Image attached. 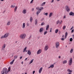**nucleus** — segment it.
<instances>
[{
    "label": "nucleus",
    "mask_w": 74,
    "mask_h": 74,
    "mask_svg": "<svg viewBox=\"0 0 74 74\" xmlns=\"http://www.w3.org/2000/svg\"><path fill=\"white\" fill-rule=\"evenodd\" d=\"M17 8H18V6H16L14 8V12H15L16 11V10H17Z\"/></svg>",
    "instance_id": "nucleus-26"
},
{
    "label": "nucleus",
    "mask_w": 74,
    "mask_h": 74,
    "mask_svg": "<svg viewBox=\"0 0 74 74\" xmlns=\"http://www.w3.org/2000/svg\"><path fill=\"white\" fill-rule=\"evenodd\" d=\"M34 73H35V71H34L33 72V74H34Z\"/></svg>",
    "instance_id": "nucleus-52"
},
{
    "label": "nucleus",
    "mask_w": 74,
    "mask_h": 74,
    "mask_svg": "<svg viewBox=\"0 0 74 74\" xmlns=\"http://www.w3.org/2000/svg\"><path fill=\"white\" fill-rule=\"evenodd\" d=\"M53 67H54V64H51L50 65V66L48 68V69H50V68L53 69Z\"/></svg>",
    "instance_id": "nucleus-13"
},
{
    "label": "nucleus",
    "mask_w": 74,
    "mask_h": 74,
    "mask_svg": "<svg viewBox=\"0 0 74 74\" xmlns=\"http://www.w3.org/2000/svg\"><path fill=\"white\" fill-rule=\"evenodd\" d=\"M21 64H23V62L22 61L21 62Z\"/></svg>",
    "instance_id": "nucleus-56"
},
{
    "label": "nucleus",
    "mask_w": 74,
    "mask_h": 74,
    "mask_svg": "<svg viewBox=\"0 0 74 74\" xmlns=\"http://www.w3.org/2000/svg\"><path fill=\"white\" fill-rule=\"evenodd\" d=\"M27 49V47H25L24 48V49L23 50V52H27V51H26Z\"/></svg>",
    "instance_id": "nucleus-18"
},
{
    "label": "nucleus",
    "mask_w": 74,
    "mask_h": 74,
    "mask_svg": "<svg viewBox=\"0 0 74 74\" xmlns=\"http://www.w3.org/2000/svg\"><path fill=\"white\" fill-rule=\"evenodd\" d=\"M33 61H34V59L32 60L29 63V64H32V63H33Z\"/></svg>",
    "instance_id": "nucleus-21"
},
{
    "label": "nucleus",
    "mask_w": 74,
    "mask_h": 74,
    "mask_svg": "<svg viewBox=\"0 0 74 74\" xmlns=\"http://www.w3.org/2000/svg\"><path fill=\"white\" fill-rule=\"evenodd\" d=\"M4 0H1V1H3Z\"/></svg>",
    "instance_id": "nucleus-61"
},
{
    "label": "nucleus",
    "mask_w": 74,
    "mask_h": 74,
    "mask_svg": "<svg viewBox=\"0 0 74 74\" xmlns=\"http://www.w3.org/2000/svg\"><path fill=\"white\" fill-rule=\"evenodd\" d=\"M68 34V33H67V32H66L65 34V39L66 38V37H67V36Z\"/></svg>",
    "instance_id": "nucleus-19"
},
{
    "label": "nucleus",
    "mask_w": 74,
    "mask_h": 74,
    "mask_svg": "<svg viewBox=\"0 0 74 74\" xmlns=\"http://www.w3.org/2000/svg\"><path fill=\"white\" fill-rule=\"evenodd\" d=\"M25 74H27V73H25Z\"/></svg>",
    "instance_id": "nucleus-62"
},
{
    "label": "nucleus",
    "mask_w": 74,
    "mask_h": 74,
    "mask_svg": "<svg viewBox=\"0 0 74 74\" xmlns=\"http://www.w3.org/2000/svg\"><path fill=\"white\" fill-rule=\"evenodd\" d=\"M47 31H45L44 33V35H45V34H47Z\"/></svg>",
    "instance_id": "nucleus-39"
},
{
    "label": "nucleus",
    "mask_w": 74,
    "mask_h": 74,
    "mask_svg": "<svg viewBox=\"0 0 74 74\" xmlns=\"http://www.w3.org/2000/svg\"><path fill=\"white\" fill-rule=\"evenodd\" d=\"M69 15H70L71 16H74V13H73V12H70L69 13Z\"/></svg>",
    "instance_id": "nucleus-14"
},
{
    "label": "nucleus",
    "mask_w": 74,
    "mask_h": 74,
    "mask_svg": "<svg viewBox=\"0 0 74 74\" xmlns=\"http://www.w3.org/2000/svg\"><path fill=\"white\" fill-rule=\"evenodd\" d=\"M22 56H21V57H20V59H22Z\"/></svg>",
    "instance_id": "nucleus-55"
},
{
    "label": "nucleus",
    "mask_w": 74,
    "mask_h": 74,
    "mask_svg": "<svg viewBox=\"0 0 74 74\" xmlns=\"http://www.w3.org/2000/svg\"><path fill=\"white\" fill-rule=\"evenodd\" d=\"M31 37H32V36L31 35L30 36L29 38L28 39H29V40H30V38H31Z\"/></svg>",
    "instance_id": "nucleus-46"
},
{
    "label": "nucleus",
    "mask_w": 74,
    "mask_h": 74,
    "mask_svg": "<svg viewBox=\"0 0 74 74\" xmlns=\"http://www.w3.org/2000/svg\"><path fill=\"white\" fill-rule=\"evenodd\" d=\"M62 23H63V21L61 20L60 23V24H62Z\"/></svg>",
    "instance_id": "nucleus-40"
},
{
    "label": "nucleus",
    "mask_w": 74,
    "mask_h": 74,
    "mask_svg": "<svg viewBox=\"0 0 74 74\" xmlns=\"http://www.w3.org/2000/svg\"><path fill=\"white\" fill-rule=\"evenodd\" d=\"M55 44H56V48H58L59 47V46L60 45L59 42H56Z\"/></svg>",
    "instance_id": "nucleus-5"
},
{
    "label": "nucleus",
    "mask_w": 74,
    "mask_h": 74,
    "mask_svg": "<svg viewBox=\"0 0 74 74\" xmlns=\"http://www.w3.org/2000/svg\"><path fill=\"white\" fill-rule=\"evenodd\" d=\"M70 41L71 42L73 41V38H71L70 39Z\"/></svg>",
    "instance_id": "nucleus-38"
},
{
    "label": "nucleus",
    "mask_w": 74,
    "mask_h": 74,
    "mask_svg": "<svg viewBox=\"0 0 74 74\" xmlns=\"http://www.w3.org/2000/svg\"><path fill=\"white\" fill-rule=\"evenodd\" d=\"M26 27V25H25V23H23L22 25V28L23 29H25Z\"/></svg>",
    "instance_id": "nucleus-16"
},
{
    "label": "nucleus",
    "mask_w": 74,
    "mask_h": 74,
    "mask_svg": "<svg viewBox=\"0 0 74 74\" xmlns=\"http://www.w3.org/2000/svg\"><path fill=\"white\" fill-rule=\"evenodd\" d=\"M45 3H46L45 2H43V3H42L41 4L42 6H43V5H45Z\"/></svg>",
    "instance_id": "nucleus-30"
},
{
    "label": "nucleus",
    "mask_w": 74,
    "mask_h": 74,
    "mask_svg": "<svg viewBox=\"0 0 74 74\" xmlns=\"http://www.w3.org/2000/svg\"><path fill=\"white\" fill-rule=\"evenodd\" d=\"M64 39H65V38H62L61 39V40H62V41H64Z\"/></svg>",
    "instance_id": "nucleus-44"
},
{
    "label": "nucleus",
    "mask_w": 74,
    "mask_h": 74,
    "mask_svg": "<svg viewBox=\"0 0 74 74\" xmlns=\"http://www.w3.org/2000/svg\"><path fill=\"white\" fill-rule=\"evenodd\" d=\"M36 9H37V10H38V11H41V9H40V8H39V7L36 8Z\"/></svg>",
    "instance_id": "nucleus-29"
},
{
    "label": "nucleus",
    "mask_w": 74,
    "mask_h": 74,
    "mask_svg": "<svg viewBox=\"0 0 74 74\" xmlns=\"http://www.w3.org/2000/svg\"><path fill=\"white\" fill-rule=\"evenodd\" d=\"M69 66H71L73 63V58H70V60L69 61Z\"/></svg>",
    "instance_id": "nucleus-4"
},
{
    "label": "nucleus",
    "mask_w": 74,
    "mask_h": 74,
    "mask_svg": "<svg viewBox=\"0 0 74 74\" xmlns=\"http://www.w3.org/2000/svg\"><path fill=\"white\" fill-rule=\"evenodd\" d=\"M30 20L31 22H32V21H33V18L32 17H30Z\"/></svg>",
    "instance_id": "nucleus-27"
},
{
    "label": "nucleus",
    "mask_w": 74,
    "mask_h": 74,
    "mask_svg": "<svg viewBox=\"0 0 74 74\" xmlns=\"http://www.w3.org/2000/svg\"><path fill=\"white\" fill-rule=\"evenodd\" d=\"M43 28H41L40 29L39 32H40V33H42V32H43Z\"/></svg>",
    "instance_id": "nucleus-17"
},
{
    "label": "nucleus",
    "mask_w": 74,
    "mask_h": 74,
    "mask_svg": "<svg viewBox=\"0 0 74 74\" xmlns=\"http://www.w3.org/2000/svg\"><path fill=\"white\" fill-rule=\"evenodd\" d=\"M27 58H26L25 59V60H27Z\"/></svg>",
    "instance_id": "nucleus-57"
},
{
    "label": "nucleus",
    "mask_w": 74,
    "mask_h": 74,
    "mask_svg": "<svg viewBox=\"0 0 74 74\" xmlns=\"http://www.w3.org/2000/svg\"><path fill=\"white\" fill-rule=\"evenodd\" d=\"M14 6L13 5H11L10 6L11 8H14Z\"/></svg>",
    "instance_id": "nucleus-43"
},
{
    "label": "nucleus",
    "mask_w": 74,
    "mask_h": 74,
    "mask_svg": "<svg viewBox=\"0 0 74 74\" xmlns=\"http://www.w3.org/2000/svg\"><path fill=\"white\" fill-rule=\"evenodd\" d=\"M14 7H15V6H14Z\"/></svg>",
    "instance_id": "nucleus-64"
},
{
    "label": "nucleus",
    "mask_w": 74,
    "mask_h": 74,
    "mask_svg": "<svg viewBox=\"0 0 74 74\" xmlns=\"http://www.w3.org/2000/svg\"><path fill=\"white\" fill-rule=\"evenodd\" d=\"M44 25V22L42 23L41 24V26H43Z\"/></svg>",
    "instance_id": "nucleus-41"
},
{
    "label": "nucleus",
    "mask_w": 74,
    "mask_h": 74,
    "mask_svg": "<svg viewBox=\"0 0 74 74\" xmlns=\"http://www.w3.org/2000/svg\"><path fill=\"white\" fill-rule=\"evenodd\" d=\"M58 31H59V29H56L55 31V33H57L58 32Z\"/></svg>",
    "instance_id": "nucleus-28"
},
{
    "label": "nucleus",
    "mask_w": 74,
    "mask_h": 74,
    "mask_svg": "<svg viewBox=\"0 0 74 74\" xmlns=\"http://www.w3.org/2000/svg\"><path fill=\"white\" fill-rule=\"evenodd\" d=\"M18 58V56H14V59H16V58Z\"/></svg>",
    "instance_id": "nucleus-33"
},
{
    "label": "nucleus",
    "mask_w": 74,
    "mask_h": 74,
    "mask_svg": "<svg viewBox=\"0 0 74 74\" xmlns=\"http://www.w3.org/2000/svg\"><path fill=\"white\" fill-rule=\"evenodd\" d=\"M49 25H48L46 26V30H48V29H49Z\"/></svg>",
    "instance_id": "nucleus-22"
},
{
    "label": "nucleus",
    "mask_w": 74,
    "mask_h": 74,
    "mask_svg": "<svg viewBox=\"0 0 74 74\" xmlns=\"http://www.w3.org/2000/svg\"><path fill=\"white\" fill-rule=\"evenodd\" d=\"M42 50L41 49H39L38 50V51H37V55H38L40 53H41L42 52Z\"/></svg>",
    "instance_id": "nucleus-8"
},
{
    "label": "nucleus",
    "mask_w": 74,
    "mask_h": 74,
    "mask_svg": "<svg viewBox=\"0 0 74 74\" xmlns=\"http://www.w3.org/2000/svg\"><path fill=\"white\" fill-rule=\"evenodd\" d=\"M1 0H0V2H1Z\"/></svg>",
    "instance_id": "nucleus-63"
},
{
    "label": "nucleus",
    "mask_w": 74,
    "mask_h": 74,
    "mask_svg": "<svg viewBox=\"0 0 74 74\" xmlns=\"http://www.w3.org/2000/svg\"><path fill=\"white\" fill-rule=\"evenodd\" d=\"M14 61H15V59H13V60L10 62V64H12L13 63H14Z\"/></svg>",
    "instance_id": "nucleus-20"
},
{
    "label": "nucleus",
    "mask_w": 74,
    "mask_h": 74,
    "mask_svg": "<svg viewBox=\"0 0 74 74\" xmlns=\"http://www.w3.org/2000/svg\"><path fill=\"white\" fill-rule=\"evenodd\" d=\"M40 9H41V10H43V9H44V8L42 7H40Z\"/></svg>",
    "instance_id": "nucleus-47"
},
{
    "label": "nucleus",
    "mask_w": 74,
    "mask_h": 74,
    "mask_svg": "<svg viewBox=\"0 0 74 74\" xmlns=\"http://www.w3.org/2000/svg\"><path fill=\"white\" fill-rule=\"evenodd\" d=\"M37 19H36L35 20V25H37Z\"/></svg>",
    "instance_id": "nucleus-32"
},
{
    "label": "nucleus",
    "mask_w": 74,
    "mask_h": 74,
    "mask_svg": "<svg viewBox=\"0 0 74 74\" xmlns=\"http://www.w3.org/2000/svg\"><path fill=\"white\" fill-rule=\"evenodd\" d=\"M74 32V30L73 29L71 31V33H73Z\"/></svg>",
    "instance_id": "nucleus-51"
},
{
    "label": "nucleus",
    "mask_w": 74,
    "mask_h": 74,
    "mask_svg": "<svg viewBox=\"0 0 74 74\" xmlns=\"http://www.w3.org/2000/svg\"><path fill=\"white\" fill-rule=\"evenodd\" d=\"M53 14V13L52 12H51L50 13L49 15V18H51L52 16V15Z\"/></svg>",
    "instance_id": "nucleus-23"
},
{
    "label": "nucleus",
    "mask_w": 74,
    "mask_h": 74,
    "mask_svg": "<svg viewBox=\"0 0 74 74\" xmlns=\"http://www.w3.org/2000/svg\"><path fill=\"white\" fill-rule=\"evenodd\" d=\"M44 18H42L41 19V21H43V20H44Z\"/></svg>",
    "instance_id": "nucleus-50"
},
{
    "label": "nucleus",
    "mask_w": 74,
    "mask_h": 74,
    "mask_svg": "<svg viewBox=\"0 0 74 74\" xmlns=\"http://www.w3.org/2000/svg\"><path fill=\"white\" fill-rule=\"evenodd\" d=\"M59 22H60V21L59 20H58L57 22H56V24L58 25V24L59 23Z\"/></svg>",
    "instance_id": "nucleus-34"
},
{
    "label": "nucleus",
    "mask_w": 74,
    "mask_h": 74,
    "mask_svg": "<svg viewBox=\"0 0 74 74\" xmlns=\"http://www.w3.org/2000/svg\"><path fill=\"white\" fill-rule=\"evenodd\" d=\"M22 12L23 14H26V12H27V10L25 9H24L22 11Z\"/></svg>",
    "instance_id": "nucleus-9"
},
{
    "label": "nucleus",
    "mask_w": 74,
    "mask_h": 74,
    "mask_svg": "<svg viewBox=\"0 0 74 74\" xmlns=\"http://www.w3.org/2000/svg\"><path fill=\"white\" fill-rule=\"evenodd\" d=\"M66 15H65L64 16V17H63V19H65L66 18Z\"/></svg>",
    "instance_id": "nucleus-42"
},
{
    "label": "nucleus",
    "mask_w": 74,
    "mask_h": 74,
    "mask_svg": "<svg viewBox=\"0 0 74 74\" xmlns=\"http://www.w3.org/2000/svg\"><path fill=\"white\" fill-rule=\"evenodd\" d=\"M74 28V27H72L70 29V30H72V29H73Z\"/></svg>",
    "instance_id": "nucleus-49"
},
{
    "label": "nucleus",
    "mask_w": 74,
    "mask_h": 74,
    "mask_svg": "<svg viewBox=\"0 0 74 74\" xmlns=\"http://www.w3.org/2000/svg\"><path fill=\"white\" fill-rule=\"evenodd\" d=\"M6 47V45L5 44H3L2 46V47L1 49L2 51V50H4V49H5V48Z\"/></svg>",
    "instance_id": "nucleus-7"
},
{
    "label": "nucleus",
    "mask_w": 74,
    "mask_h": 74,
    "mask_svg": "<svg viewBox=\"0 0 74 74\" xmlns=\"http://www.w3.org/2000/svg\"><path fill=\"white\" fill-rule=\"evenodd\" d=\"M27 54L29 55H31V54H32V52H31V51L30 50H28V51L27 52Z\"/></svg>",
    "instance_id": "nucleus-12"
},
{
    "label": "nucleus",
    "mask_w": 74,
    "mask_h": 74,
    "mask_svg": "<svg viewBox=\"0 0 74 74\" xmlns=\"http://www.w3.org/2000/svg\"><path fill=\"white\" fill-rule=\"evenodd\" d=\"M26 35L25 34H22L19 36V38L22 40H24L26 38Z\"/></svg>",
    "instance_id": "nucleus-2"
},
{
    "label": "nucleus",
    "mask_w": 74,
    "mask_h": 74,
    "mask_svg": "<svg viewBox=\"0 0 74 74\" xmlns=\"http://www.w3.org/2000/svg\"><path fill=\"white\" fill-rule=\"evenodd\" d=\"M11 70V67H9L8 69V71L7 68L3 69V70L1 72V74H7L9 71Z\"/></svg>",
    "instance_id": "nucleus-1"
},
{
    "label": "nucleus",
    "mask_w": 74,
    "mask_h": 74,
    "mask_svg": "<svg viewBox=\"0 0 74 74\" xmlns=\"http://www.w3.org/2000/svg\"><path fill=\"white\" fill-rule=\"evenodd\" d=\"M40 11H39L37 12L36 13V14L37 15H38V14H40Z\"/></svg>",
    "instance_id": "nucleus-37"
},
{
    "label": "nucleus",
    "mask_w": 74,
    "mask_h": 74,
    "mask_svg": "<svg viewBox=\"0 0 74 74\" xmlns=\"http://www.w3.org/2000/svg\"><path fill=\"white\" fill-rule=\"evenodd\" d=\"M27 26H29V23H27Z\"/></svg>",
    "instance_id": "nucleus-60"
},
{
    "label": "nucleus",
    "mask_w": 74,
    "mask_h": 74,
    "mask_svg": "<svg viewBox=\"0 0 74 74\" xmlns=\"http://www.w3.org/2000/svg\"><path fill=\"white\" fill-rule=\"evenodd\" d=\"M65 9L66 11H67V12H69V11H70V8H69L68 6H65Z\"/></svg>",
    "instance_id": "nucleus-6"
},
{
    "label": "nucleus",
    "mask_w": 74,
    "mask_h": 74,
    "mask_svg": "<svg viewBox=\"0 0 74 74\" xmlns=\"http://www.w3.org/2000/svg\"><path fill=\"white\" fill-rule=\"evenodd\" d=\"M33 1H34V0H32L31 2H30V3L31 4L32 3H33Z\"/></svg>",
    "instance_id": "nucleus-45"
},
{
    "label": "nucleus",
    "mask_w": 74,
    "mask_h": 74,
    "mask_svg": "<svg viewBox=\"0 0 74 74\" xmlns=\"http://www.w3.org/2000/svg\"><path fill=\"white\" fill-rule=\"evenodd\" d=\"M65 29H66V25H64L63 27V30H64Z\"/></svg>",
    "instance_id": "nucleus-35"
},
{
    "label": "nucleus",
    "mask_w": 74,
    "mask_h": 74,
    "mask_svg": "<svg viewBox=\"0 0 74 74\" xmlns=\"http://www.w3.org/2000/svg\"><path fill=\"white\" fill-rule=\"evenodd\" d=\"M60 58H61L60 56H59V57H58V58H59V59H60Z\"/></svg>",
    "instance_id": "nucleus-58"
},
{
    "label": "nucleus",
    "mask_w": 74,
    "mask_h": 74,
    "mask_svg": "<svg viewBox=\"0 0 74 74\" xmlns=\"http://www.w3.org/2000/svg\"><path fill=\"white\" fill-rule=\"evenodd\" d=\"M53 1H54V0H52L51 2V3H53Z\"/></svg>",
    "instance_id": "nucleus-53"
},
{
    "label": "nucleus",
    "mask_w": 74,
    "mask_h": 74,
    "mask_svg": "<svg viewBox=\"0 0 74 74\" xmlns=\"http://www.w3.org/2000/svg\"><path fill=\"white\" fill-rule=\"evenodd\" d=\"M44 15H48V13H45V12H44L43 13Z\"/></svg>",
    "instance_id": "nucleus-36"
},
{
    "label": "nucleus",
    "mask_w": 74,
    "mask_h": 74,
    "mask_svg": "<svg viewBox=\"0 0 74 74\" xmlns=\"http://www.w3.org/2000/svg\"><path fill=\"white\" fill-rule=\"evenodd\" d=\"M11 24V22L10 21H8L7 23V25L8 26H9Z\"/></svg>",
    "instance_id": "nucleus-25"
},
{
    "label": "nucleus",
    "mask_w": 74,
    "mask_h": 74,
    "mask_svg": "<svg viewBox=\"0 0 74 74\" xmlns=\"http://www.w3.org/2000/svg\"><path fill=\"white\" fill-rule=\"evenodd\" d=\"M48 48H49L48 46V45H46L45 47V49H44L45 51H47Z\"/></svg>",
    "instance_id": "nucleus-10"
},
{
    "label": "nucleus",
    "mask_w": 74,
    "mask_h": 74,
    "mask_svg": "<svg viewBox=\"0 0 74 74\" xmlns=\"http://www.w3.org/2000/svg\"><path fill=\"white\" fill-rule=\"evenodd\" d=\"M67 61L66 60H64L62 62V63H63V64H66V63H67Z\"/></svg>",
    "instance_id": "nucleus-24"
},
{
    "label": "nucleus",
    "mask_w": 74,
    "mask_h": 74,
    "mask_svg": "<svg viewBox=\"0 0 74 74\" xmlns=\"http://www.w3.org/2000/svg\"><path fill=\"white\" fill-rule=\"evenodd\" d=\"M8 36H9V33H6L4 35L2 36L1 37V39H3V38H7V37Z\"/></svg>",
    "instance_id": "nucleus-3"
},
{
    "label": "nucleus",
    "mask_w": 74,
    "mask_h": 74,
    "mask_svg": "<svg viewBox=\"0 0 74 74\" xmlns=\"http://www.w3.org/2000/svg\"><path fill=\"white\" fill-rule=\"evenodd\" d=\"M42 67H41L40 68L39 70V73H41L42 72Z\"/></svg>",
    "instance_id": "nucleus-15"
},
{
    "label": "nucleus",
    "mask_w": 74,
    "mask_h": 74,
    "mask_svg": "<svg viewBox=\"0 0 74 74\" xmlns=\"http://www.w3.org/2000/svg\"><path fill=\"white\" fill-rule=\"evenodd\" d=\"M62 37H64V35H63L62 36Z\"/></svg>",
    "instance_id": "nucleus-59"
},
{
    "label": "nucleus",
    "mask_w": 74,
    "mask_h": 74,
    "mask_svg": "<svg viewBox=\"0 0 74 74\" xmlns=\"http://www.w3.org/2000/svg\"><path fill=\"white\" fill-rule=\"evenodd\" d=\"M34 8H33L32 9V11H34Z\"/></svg>",
    "instance_id": "nucleus-54"
},
{
    "label": "nucleus",
    "mask_w": 74,
    "mask_h": 74,
    "mask_svg": "<svg viewBox=\"0 0 74 74\" xmlns=\"http://www.w3.org/2000/svg\"><path fill=\"white\" fill-rule=\"evenodd\" d=\"M52 28H50V32H52Z\"/></svg>",
    "instance_id": "nucleus-48"
},
{
    "label": "nucleus",
    "mask_w": 74,
    "mask_h": 74,
    "mask_svg": "<svg viewBox=\"0 0 74 74\" xmlns=\"http://www.w3.org/2000/svg\"><path fill=\"white\" fill-rule=\"evenodd\" d=\"M73 49H71L70 51L71 53H73Z\"/></svg>",
    "instance_id": "nucleus-31"
},
{
    "label": "nucleus",
    "mask_w": 74,
    "mask_h": 74,
    "mask_svg": "<svg viewBox=\"0 0 74 74\" xmlns=\"http://www.w3.org/2000/svg\"><path fill=\"white\" fill-rule=\"evenodd\" d=\"M67 71H68V72H69L68 73V74H71V73H72V70H70V69H67Z\"/></svg>",
    "instance_id": "nucleus-11"
}]
</instances>
